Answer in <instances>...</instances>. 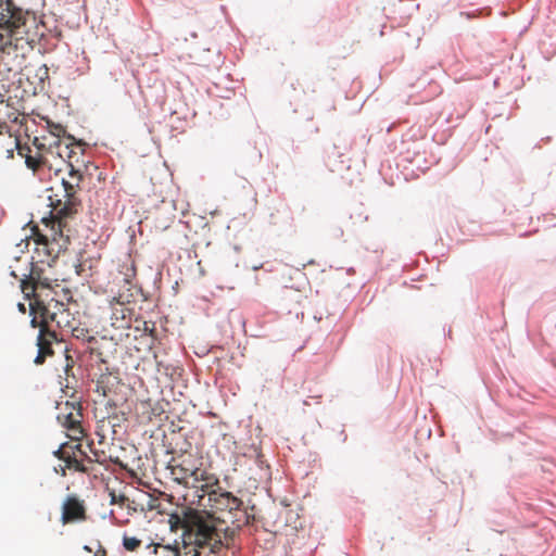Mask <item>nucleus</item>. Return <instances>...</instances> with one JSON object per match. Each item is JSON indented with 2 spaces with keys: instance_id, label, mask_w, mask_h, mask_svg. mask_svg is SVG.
Returning <instances> with one entry per match:
<instances>
[{
  "instance_id": "4468645a",
  "label": "nucleus",
  "mask_w": 556,
  "mask_h": 556,
  "mask_svg": "<svg viewBox=\"0 0 556 556\" xmlns=\"http://www.w3.org/2000/svg\"><path fill=\"white\" fill-rule=\"evenodd\" d=\"M119 383L118 372L110 371L106 367L96 381V392L105 397L115 392Z\"/></svg>"
},
{
  "instance_id": "39448f33",
  "label": "nucleus",
  "mask_w": 556,
  "mask_h": 556,
  "mask_svg": "<svg viewBox=\"0 0 556 556\" xmlns=\"http://www.w3.org/2000/svg\"><path fill=\"white\" fill-rule=\"evenodd\" d=\"M235 530L225 527V531L220 533H213L212 540L207 539L205 542H197L188 544L182 543V546H164L160 547L164 556H200L199 548L208 547L212 553H217L222 546H229L232 541Z\"/></svg>"
},
{
  "instance_id": "5701e85b",
  "label": "nucleus",
  "mask_w": 556,
  "mask_h": 556,
  "mask_svg": "<svg viewBox=\"0 0 556 556\" xmlns=\"http://www.w3.org/2000/svg\"><path fill=\"white\" fill-rule=\"evenodd\" d=\"M141 545V540L136 536H129L127 534L123 535V546L128 552L137 551Z\"/></svg>"
},
{
  "instance_id": "6e6552de",
  "label": "nucleus",
  "mask_w": 556,
  "mask_h": 556,
  "mask_svg": "<svg viewBox=\"0 0 556 556\" xmlns=\"http://www.w3.org/2000/svg\"><path fill=\"white\" fill-rule=\"evenodd\" d=\"M45 140V137L41 139L35 137L33 140V146L36 148L37 152L34 155H27L25 159L26 166L31 169L34 174H38L42 167L48 165V154L55 153L61 159H64L62 143L58 139L49 142V144H47Z\"/></svg>"
},
{
  "instance_id": "9b49d317",
  "label": "nucleus",
  "mask_w": 556,
  "mask_h": 556,
  "mask_svg": "<svg viewBox=\"0 0 556 556\" xmlns=\"http://www.w3.org/2000/svg\"><path fill=\"white\" fill-rule=\"evenodd\" d=\"M87 519L85 502L77 495H68L62 505L61 521L63 525Z\"/></svg>"
},
{
  "instance_id": "2eb2a0df",
  "label": "nucleus",
  "mask_w": 556,
  "mask_h": 556,
  "mask_svg": "<svg viewBox=\"0 0 556 556\" xmlns=\"http://www.w3.org/2000/svg\"><path fill=\"white\" fill-rule=\"evenodd\" d=\"M51 321H54L59 328L66 326L68 324L70 312L66 308L65 304L56 301L54 299L49 300Z\"/></svg>"
},
{
  "instance_id": "4c0bfd02",
  "label": "nucleus",
  "mask_w": 556,
  "mask_h": 556,
  "mask_svg": "<svg viewBox=\"0 0 556 556\" xmlns=\"http://www.w3.org/2000/svg\"><path fill=\"white\" fill-rule=\"evenodd\" d=\"M282 212L290 213V210H289V207L286 206V207H283Z\"/></svg>"
},
{
  "instance_id": "a211bd4d",
  "label": "nucleus",
  "mask_w": 556,
  "mask_h": 556,
  "mask_svg": "<svg viewBox=\"0 0 556 556\" xmlns=\"http://www.w3.org/2000/svg\"><path fill=\"white\" fill-rule=\"evenodd\" d=\"M5 153L8 159L14 157V151L16 150L18 155L26 159L27 155H31V149L28 146H22L16 135H9L7 140Z\"/></svg>"
},
{
  "instance_id": "c756f323",
  "label": "nucleus",
  "mask_w": 556,
  "mask_h": 556,
  "mask_svg": "<svg viewBox=\"0 0 556 556\" xmlns=\"http://www.w3.org/2000/svg\"><path fill=\"white\" fill-rule=\"evenodd\" d=\"M153 553L156 555V556H164L163 553L161 552L162 549L160 547H164L165 545L163 544H153Z\"/></svg>"
},
{
  "instance_id": "b1692460",
  "label": "nucleus",
  "mask_w": 556,
  "mask_h": 556,
  "mask_svg": "<svg viewBox=\"0 0 556 556\" xmlns=\"http://www.w3.org/2000/svg\"><path fill=\"white\" fill-rule=\"evenodd\" d=\"M30 315H31L30 326L33 328H39V331L41 329H51L49 326L45 325V321H42L40 319L38 314H30Z\"/></svg>"
},
{
  "instance_id": "c85d7f7f",
  "label": "nucleus",
  "mask_w": 556,
  "mask_h": 556,
  "mask_svg": "<svg viewBox=\"0 0 556 556\" xmlns=\"http://www.w3.org/2000/svg\"><path fill=\"white\" fill-rule=\"evenodd\" d=\"M125 276H126L125 281L129 283L130 279L135 276L134 265H130V267H127V273L125 274Z\"/></svg>"
},
{
  "instance_id": "20e7f679",
  "label": "nucleus",
  "mask_w": 556,
  "mask_h": 556,
  "mask_svg": "<svg viewBox=\"0 0 556 556\" xmlns=\"http://www.w3.org/2000/svg\"><path fill=\"white\" fill-rule=\"evenodd\" d=\"M36 26V16L16 8L12 0H0V37H15L17 40Z\"/></svg>"
},
{
  "instance_id": "f704fd0d",
  "label": "nucleus",
  "mask_w": 556,
  "mask_h": 556,
  "mask_svg": "<svg viewBox=\"0 0 556 556\" xmlns=\"http://www.w3.org/2000/svg\"><path fill=\"white\" fill-rule=\"evenodd\" d=\"M83 332H84V329H80V330H79V329H75V330H74V336H75L76 338H79V337L81 336V333H83Z\"/></svg>"
},
{
  "instance_id": "0eeeda50",
  "label": "nucleus",
  "mask_w": 556,
  "mask_h": 556,
  "mask_svg": "<svg viewBox=\"0 0 556 556\" xmlns=\"http://www.w3.org/2000/svg\"><path fill=\"white\" fill-rule=\"evenodd\" d=\"M235 530L225 527V531L220 533H213L212 540L207 539L205 542H197L188 544L182 543V546H164L160 547L164 556H200L199 548L208 547L212 553H217L222 546H229L232 541Z\"/></svg>"
},
{
  "instance_id": "423d86ee",
  "label": "nucleus",
  "mask_w": 556,
  "mask_h": 556,
  "mask_svg": "<svg viewBox=\"0 0 556 556\" xmlns=\"http://www.w3.org/2000/svg\"><path fill=\"white\" fill-rule=\"evenodd\" d=\"M235 530L225 527V531L220 533H213L212 540L207 539L205 542H197L188 544L182 543V546H164L160 547L164 556H200L199 548L208 547L212 553H217L222 546H229L232 541Z\"/></svg>"
},
{
  "instance_id": "e433bc0d",
  "label": "nucleus",
  "mask_w": 556,
  "mask_h": 556,
  "mask_svg": "<svg viewBox=\"0 0 556 556\" xmlns=\"http://www.w3.org/2000/svg\"><path fill=\"white\" fill-rule=\"evenodd\" d=\"M84 549H85L86 552H88V553H91V552H92V548H91L90 546H88V545H85V546H84Z\"/></svg>"
},
{
  "instance_id": "dca6fc26",
  "label": "nucleus",
  "mask_w": 556,
  "mask_h": 556,
  "mask_svg": "<svg viewBox=\"0 0 556 556\" xmlns=\"http://www.w3.org/2000/svg\"><path fill=\"white\" fill-rule=\"evenodd\" d=\"M29 300L30 314H38L40 319L45 321V325L49 326L53 323L50 319L51 311L49 301L46 303L40 299V295L33 296Z\"/></svg>"
},
{
  "instance_id": "7c9ffc66",
  "label": "nucleus",
  "mask_w": 556,
  "mask_h": 556,
  "mask_svg": "<svg viewBox=\"0 0 556 556\" xmlns=\"http://www.w3.org/2000/svg\"><path fill=\"white\" fill-rule=\"evenodd\" d=\"M99 547L93 556H106V549L99 543Z\"/></svg>"
},
{
  "instance_id": "c9c22d12",
  "label": "nucleus",
  "mask_w": 556,
  "mask_h": 556,
  "mask_svg": "<svg viewBox=\"0 0 556 556\" xmlns=\"http://www.w3.org/2000/svg\"><path fill=\"white\" fill-rule=\"evenodd\" d=\"M18 309H20V312L25 313V312H26L25 304L20 303V304H18Z\"/></svg>"
},
{
  "instance_id": "ddd939ff",
  "label": "nucleus",
  "mask_w": 556,
  "mask_h": 556,
  "mask_svg": "<svg viewBox=\"0 0 556 556\" xmlns=\"http://www.w3.org/2000/svg\"><path fill=\"white\" fill-rule=\"evenodd\" d=\"M112 315L111 324L115 329H126L130 327L132 309L127 307L119 298H113L111 301Z\"/></svg>"
},
{
  "instance_id": "aec40b11",
  "label": "nucleus",
  "mask_w": 556,
  "mask_h": 556,
  "mask_svg": "<svg viewBox=\"0 0 556 556\" xmlns=\"http://www.w3.org/2000/svg\"><path fill=\"white\" fill-rule=\"evenodd\" d=\"M56 340L58 338L54 330L41 329L37 338V346L38 349H40V346L46 348L47 351L53 353L52 343Z\"/></svg>"
},
{
  "instance_id": "2f4dec72",
  "label": "nucleus",
  "mask_w": 556,
  "mask_h": 556,
  "mask_svg": "<svg viewBox=\"0 0 556 556\" xmlns=\"http://www.w3.org/2000/svg\"><path fill=\"white\" fill-rule=\"evenodd\" d=\"M4 138L2 140H0V150H3L5 152V147H7V136H3Z\"/></svg>"
},
{
  "instance_id": "1a4fd4ad",
  "label": "nucleus",
  "mask_w": 556,
  "mask_h": 556,
  "mask_svg": "<svg viewBox=\"0 0 556 556\" xmlns=\"http://www.w3.org/2000/svg\"><path fill=\"white\" fill-rule=\"evenodd\" d=\"M28 31H30V29ZM28 35L29 33L18 40L15 37H10L11 39L3 43L0 50V64L5 67L8 73H17L22 71L25 62V55L23 53H18L17 45L18 41L22 40L29 43Z\"/></svg>"
},
{
  "instance_id": "4be33fe9",
  "label": "nucleus",
  "mask_w": 556,
  "mask_h": 556,
  "mask_svg": "<svg viewBox=\"0 0 556 556\" xmlns=\"http://www.w3.org/2000/svg\"><path fill=\"white\" fill-rule=\"evenodd\" d=\"M48 127H49L50 134L53 136V140L52 141L58 139L62 143V150L65 151L64 147L68 146V144L67 143H63L62 140H61V137L64 136L65 132H66L65 127L62 126L61 124H54V123H50V122H48Z\"/></svg>"
},
{
  "instance_id": "9d476101",
  "label": "nucleus",
  "mask_w": 556,
  "mask_h": 556,
  "mask_svg": "<svg viewBox=\"0 0 556 556\" xmlns=\"http://www.w3.org/2000/svg\"><path fill=\"white\" fill-rule=\"evenodd\" d=\"M65 412L58 415V420L67 430V435L74 440L79 441L85 435L81 426V412L80 407L75 406L68 402L65 403Z\"/></svg>"
},
{
  "instance_id": "f257e3e1",
  "label": "nucleus",
  "mask_w": 556,
  "mask_h": 556,
  "mask_svg": "<svg viewBox=\"0 0 556 556\" xmlns=\"http://www.w3.org/2000/svg\"><path fill=\"white\" fill-rule=\"evenodd\" d=\"M37 253H43L48 258L53 261L59 256L61 251H65L70 243L68 237H64L62 230L55 231L52 230V238L49 239L47 236L40 233L37 226L31 228ZM38 263H47L50 265L49 260L40 258L36 263L29 262L30 267H25L23 270H17L11 268V276L18 279L21 282V290L24 293L25 298L30 299L33 296L40 295L38 293L39 289H49L50 281L49 278L43 277V270L38 266Z\"/></svg>"
},
{
  "instance_id": "f3484780",
  "label": "nucleus",
  "mask_w": 556,
  "mask_h": 556,
  "mask_svg": "<svg viewBox=\"0 0 556 556\" xmlns=\"http://www.w3.org/2000/svg\"><path fill=\"white\" fill-rule=\"evenodd\" d=\"M55 456L65 463L66 468L74 469L79 472H88V468L83 462L78 460L74 455L70 454L66 446H61L56 452Z\"/></svg>"
},
{
  "instance_id": "393cba45",
  "label": "nucleus",
  "mask_w": 556,
  "mask_h": 556,
  "mask_svg": "<svg viewBox=\"0 0 556 556\" xmlns=\"http://www.w3.org/2000/svg\"><path fill=\"white\" fill-rule=\"evenodd\" d=\"M52 354H53V353H50L49 351H47V350H46V348L40 346V349H38V354H37V356H36V358H35V363H36L37 365H41V364H43V363H45L46 357H47V356H50V355H52Z\"/></svg>"
},
{
  "instance_id": "72a5a7b5",
  "label": "nucleus",
  "mask_w": 556,
  "mask_h": 556,
  "mask_svg": "<svg viewBox=\"0 0 556 556\" xmlns=\"http://www.w3.org/2000/svg\"><path fill=\"white\" fill-rule=\"evenodd\" d=\"M83 332H84V329H80V330H79V329H75V330H74V336H75L76 338H79V337L81 336V333H83Z\"/></svg>"
},
{
  "instance_id": "a878e982",
  "label": "nucleus",
  "mask_w": 556,
  "mask_h": 556,
  "mask_svg": "<svg viewBox=\"0 0 556 556\" xmlns=\"http://www.w3.org/2000/svg\"><path fill=\"white\" fill-rule=\"evenodd\" d=\"M110 496H111V504L124 505V503L127 501V497L124 494L117 495L114 492H111Z\"/></svg>"
},
{
  "instance_id": "f8f14e48",
  "label": "nucleus",
  "mask_w": 556,
  "mask_h": 556,
  "mask_svg": "<svg viewBox=\"0 0 556 556\" xmlns=\"http://www.w3.org/2000/svg\"><path fill=\"white\" fill-rule=\"evenodd\" d=\"M208 501L216 511H227L230 515L233 511H241L242 501L230 492L212 491L208 493Z\"/></svg>"
},
{
  "instance_id": "bb28decb",
  "label": "nucleus",
  "mask_w": 556,
  "mask_h": 556,
  "mask_svg": "<svg viewBox=\"0 0 556 556\" xmlns=\"http://www.w3.org/2000/svg\"><path fill=\"white\" fill-rule=\"evenodd\" d=\"M9 135H14V134L12 132L11 128L7 125V123L0 122V136H7V138H8Z\"/></svg>"
},
{
  "instance_id": "412c9836",
  "label": "nucleus",
  "mask_w": 556,
  "mask_h": 556,
  "mask_svg": "<svg viewBox=\"0 0 556 556\" xmlns=\"http://www.w3.org/2000/svg\"><path fill=\"white\" fill-rule=\"evenodd\" d=\"M135 323H136V326H135L136 331H141L144 334H148L149 337H151L152 339H154V340L156 339L155 323L142 320L139 318H136Z\"/></svg>"
},
{
  "instance_id": "473e14b6",
  "label": "nucleus",
  "mask_w": 556,
  "mask_h": 556,
  "mask_svg": "<svg viewBox=\"0 0 556 556\" xmlns=\"http://www.w3.org/2000/svg\"><path fill=\"white\" fill-rule=\"evenodd\" d=\"M66 362H67V363H66V370H68V369H70V368H72V366H73V359H72V357L67 355V356H66Z\"/></svg>"
},
{
  "instance_id": "6ab92c4d",
  "label": "nucleus",
  "mask_w": 556,
  "mask_h": 556,
  "mask_svg": "<svg viewBox=\"0 0 556 556\" xmlns=\"http://www.w3.org/2000/svg\"><path fill=\"white\" fill-rule=\"evenodd\" d=\"M173 473L178 475L176 480L179 483H187L188 478H193L195 481L203 479L204 471L200 468H187L182 465H178L173 468Z\"/></svg>"
},
{
  "instance_id": "cd10ccee",
  "label": "nucleus",
  "mask_w": 556,
  "mask_h": 556,
  "mask_svg": "<svg viewBox=\"0 0 556 556\" xmlns=\"http://www.w3.org/2000/svg\"><path fill=\"white\" fill-rule=\"evenodd\" d=\"M38 75H39L40 80H43L49 77V68L47 67V65H42L38 70Z\"/></svg>"
},
{
  "instance_id": "7ed1b4c3",
  "label": "nucleus",
  "mask_w": 556,
  "mask_h": 556,
  "mask_svg": "<svg viewBox=\"0 0 556 556\" xmlns=\"http://www.w3.org/2000/svg\"><path fill=\"white\" fill-rule=\"evenodd\" d=\"M64 149V157L66 156L68 159V161L65 163L67 177L62 178V186L65 193L64 200L58 199L55 201H51V230H54L55 224L58 225L59 230H62V227L64 226L63 219L74 215L77 212V206L79 205V201L76 198V192L79 189L80 182L83 180V174L78 168H75L74 164L72 163L73 154H75L74 150L68 146H65Z\"/></svg>"
},
{
  "instance_id": "f03ea898",
  "label": "nucleus",
  "mask_w": 556,
  "mask_h": 556,
  "mask_svg": "<svg viewBox=\"0 0 556 556\" xmlns=\"http://www.w3.org/2000/svg\"><path fill=\"white\" fill-rule=\"evenodd\" d=\"M217 523L211 516H203L200 511L188 508L185 509L182 515L174 513L169 515L168 525L170 531L176 532L182 530V543H197L199 541L205 542L207 539L212 540L213 533H220L225 528H220L223 523Z\"/></svg>"
}]
</instances>
